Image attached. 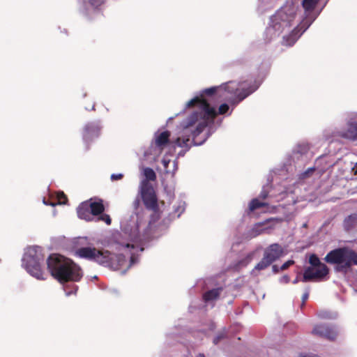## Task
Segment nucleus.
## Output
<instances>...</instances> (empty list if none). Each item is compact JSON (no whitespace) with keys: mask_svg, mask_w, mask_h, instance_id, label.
I'll use <instances>...</instances> for the list:
<instances>
[{"mask_svg":"<svg viewBox=\"0 0 357 357\" xmlns=\"http://www.w3.org/2000/svg\"><path fill=\"white\" fill-rule=\"evenodd\" d=\"M47 264L51 275L61 284L70 281L78 282L82 278L81 268L71 259L62 255H50Z\"/></svg>","mask_w":357,"mask_h":357,"instance_id":"obj_1","label":"nucleus"},{"mask_svg":"<svg viewBox=\"0 0 357 357\" xmlns=\"http://www.w3.org/2000/svg\"><path fill=\"white\" fill-rule=\"evenodd\" d=\"M197 107L200 112H195L188 119V123L185 128L192 127L199 119L202 121L197 125L195 130L192 131L193 139L198 136L208 126L207 120L213 119L217 116V112L214 107L202 97H195L188 101L186 104L187 107Z\"/></svg>","mask_w":357,"mask_h":357,"instance_id":"obj_2","label":"nucleus"},{"mask_svg":"<svg viewBox=\"0 0 357 357\" xmlns=\"http://www.w3.org/2000/svg\"><path fill=\"white\" fill-rule=\"evenodd\" d=\"M324 259L328 264H337V271L347 272L357 266V252L347 247L339 248L330 251Z\"/></svg>","mask_w":357,"mask_h":357,"instance_id":"obj_3","label":"nucleus"},{"mask_svg":"<svg viewBox=\"0 0 357 357\" xmlns=\"http://www.w3.org/2000/svg\"><path fill=\"white\" fill-rule=\"evenodd\" d=\"M296 14L292 10H280L271 18V24L266 28V33L270 39L278 37L285 29L292 26Z\"/></svg>","mask_w":357,"mask_h":357,"instance_id":"obj_4","label":"nucleus"},{"mask_svg":"<svg viewBox=\"0 0 357 357\" xmlns=\"http://www.w3.org/2000/svg\"><path fill=\"white\" fill-rule=\"evenodd\" d=\"M44 261L42 248L38 246L29 248L24 255L23 262L27 271L38 280H45L41 264Z\"/></svg>","mask_w":357,"mask_h":357,"instance_id":"obj_5","label":"nucleus"},{"mask_svg":"<svg viewBox=\"0 0 357 357\" xmlns=\"http://www.w3.org/2000/svg\"><path fill=\"white\" fill-rule=\"evenodd\" d=\"M309 263L311 266L307 267L305 269L301 280L302 282L321 280L328 274V268L326 264L321 262L319 258L315 254H312L310 256Z\"/></svg>","mask_w":357,"mask_h":357,"instance_id":"obj_6","label":"nucleus"},{"mask_svg":"<svg viewBox=\"0 0 357 357\" xmlns=\"http://www.w3.org/2000/svg\"><path fill=\"white\" fill-rule=\"evenodd\" d=\"M75 255L80 258L96 261L100 264H109L111 261V253L108 250H98L95 248L84 247L77 249Z\"/></svg>","mask_w":357,"mask_h":357,"instance_id":"obj_7","label":"nucleus"},{"mask_svg":"<svg viewBox=\"0 0 357 357\" xmlns=\"http://www.w3.org/2000/svg\"><path fill=\"white\" fill-rule=\"evenodd\" d=\"M140 195L146 209L154 213L159 211L158 197L153 185L147 181H142L140 184Z\"/></svg>","mask_w":357,"mask_h":357,"instance_id":"obj_8","label":"nucleus"},{"mask_svg":"<svg viewBox=\"0 0 357 357\" xmlns=\"http://www.w3.org/2000/svg\"><path fill=\"white\" fill-rule=\"evenodd\" d=\"M312 334L330 341H334L338 335V332L333 326L320 324L314 326Z\"/></svg>","mask_w":357,"mask_h":357,"instance_id":"obj_9","label":"nucleus"},{"mask_svg":"<svg viewBox=\"0 0 357 357\" xmlns=\"http://www.w3.org/2000/svg\"><path fill=\"white\" fill-rule=\"evenodd\" d=\"M284 255L283 248L278 243H273L266 248L264 255L271 263L280 259Z\"/></svg>","mask_w":357,"mask_h":357,"instance_id":"obj_10","label":"nucleus"},{"mask_svg":"<svg viewBox=\"0 0 357 357\" xmlns=\"http://www.w3.org/2000/svg\"><path fill=\"white\" fill-rule=\"evenodd\" d=\"M231 84H234V83L229 82V84H227L225 87V89H227L230 93H234V94H236L237 98H238V101L243 100L257 89V86H250L248 88H245V86H241L240 90L239 88H234L233 86H231Z\"/></svg>","mask_w":357,"mask_h":357,"instance_id":"obj_11","label":"nucleus"},{"mask_svg":"<svg viewBox=\"0 0 357 357\" xmlns=\"http://www.w3.org/2000/svg\"><path fill=\"white\" fill-rule=\"evenodd\" d=\"M305 24L306 23L303 22L302 24L295 27L287 36H283L287 45H294L297 41V40L310 26L309 24L304 28Z\"/></svg>","mask_w":357,"mask_h":357,"instance_id":"obj_12","label":"nucleus"},{"mask_svg":"<svg viewBox=\"0 0 357 357\" xmlns=\"http://www.w3.org/2000/svg\"><path fill=\"white\" fill-rule=\"evenodd\" d=\"M89 200L82 202L77 208V213L80 219L86 221L93 220V217L91 213V208L89 206Z\"/></svg>","mask_w":357,"mask_h":357,"instance_id":"obj_13","label":"nucleus"},{"mask_svg":"<svg viewBox=\"0 0 357 357\" xmlns=\"http://www.w3.org/2000/svg\"><path fill=\"white\" fill-rule=\"evenodd\" d=\"M170 132L168 130L159 133L155 139V144L161 151L170 142Z\"/></svg>","mask_w":357,"mask_h":357,"instance_id":"obj_14","label":"nucleus"},{"mask_svg":"<svg viewBox=\"0 0 357 357\" xmlns=\"http://www.w3.org/2000/svg\"><path fill=\"white\" fill-rule=\"evenodd\" d=\"M92 199H89L90 208L91 215L97 216L100 215L105 211V206L103 204V200L98 199V201H92Z\"/></svg>","mask_w":357,"mask_h":357,"instance_id":"obj_15","label":"nucleus"},{"mask_svg":"<svg viewBox=\"0 0 357 357\" xmlns=\"http://www.w3.org/2000/svg\"><path fill=\"white\" fill-rule=\"evenodd\" d=\"M343 225L347 231L357 227V214L353 213L347 216L344 220Z\"/></svg>","mask_w":357,"mask_h":357,"instance_id":"obj_16","label":"nucleus"},{"mask_svg":"<svg viewBox=\"0 0 357 357\" xmlns=\"http://www.w3.org/2000/svg\"><path fill=\"white\" fill-rule=\"evenodd\" d=\"M222 290V288H216L207 291L203 295L204 301L205 302H208L217 299L219 297Z\"/></svg>","mask_w":357,"mask_h":357,"instance_id":"obj_17","label":"nucleus"},{"mask_svg":"<svg viewBox=\"0 0 357 357\" xmlns=\"http://www.w3.org/2000/svg\"><path fill=\"white\" fill-rule=\"evenodd\" d=\"M344 137L351 139H357V122L349 123L347 131L344 133Z\"/></svg>","mask_w":357,"mask_h":357,"instance_id":"obj_18","label":"nucleus"},{"mask_svg":"<svg viewBox=\"0 0 357 357\" xmlns=\"http://www.w3.org/2000/svg\"><path fill=\"white\" fill-rule=\"evenodd\" d=\"M268 204L264 202H261L257 198L252 199L249 204V210L252 212L259 208L267 206Z\"/></svg>","mask_w":357,"mask_h":357,"instance_id":"obj_19","label":"nucleus"},{"mask_svg":"<svg viewBox=\"0 0 357 357\" xmlns=\"http://www.w3.org/2000/svg\"><path fill=\"white\" fill-rule=\"evenodd\" d=\"M144 175L145 176L144 181H147V182L155 181L157 178L155 172L150 167H145L144 169Z\"/></svg>","mask_w":357,"mask_h":357,"instance_id":"obj_20","label":"nucleus"},{"mask_svg":"<svg viewBox=\"0 0 357 357\" xmlns=\"http://www.w3.org/2000/svg\"><path fill=\"white\" fill-rule=\"evenodd\" d=\"M319 0H303L302 6L305 11H312Z\"/></svg>","mask_w":357,"mask_h":357,"instance_id":"obj_21","label":"nucleus"},{"mask_svg":"<svg viewBox=\"0 0 357 357\" xmlns=\"http://www.w3.org/2000/svg\"><path fill=\"white\" fill-rule=\"evenodd\" d=\"M272 263L264 255L261 260L255 266V270L262 271L268 268Z\"/></svg>","mask_w":357,"mask_h":357,"instance_id":"obj_22","label":"nucleus"},{"mask_svg":"<svg viewBox=\"0 0 357 357\" xmlns=\"http://www.w3.org/2000/svg\"><path fill=\"white\" fill-rule=\"evenodd\" d=\"M189 142L190 138L189 137H177L176 139L174 142L175 146L182 147V148H187L189 149Z\"/></svg>","mask_w":357,"mask_h":357,"instance_id":"obj_23","label":"nucleus"},{"mask_svg":"<svg viewBox=\"0 0 357 357\" xmlns=\"http://www.w3.org/2000/svg\"><path fill=\"white\" fill-rule=\"evenodd\" d=\"M317 316L319 319H333V315L328 311L321 310L317 313Z\"/></svg>","mask_w":357,"mask_h":357,"instance_id":"obj_24","label":"nucleus"},{"mask_svg":"<svg viewBox=\"0 0 357 357\" xmlns=\"http://www.w3.org/2000/svg\"><path fill=\"white\" fill-rule=\"evenodd\" d=\"M310 150V146L308 144H301L297 146L296 151L300 154H305Z\"/></svg>","mask_w":357,"mask_h":357,"instance_id":"obj_25","label":"nucleus"},{"mask_svg":"<svg viewBox=\"0 0 357 357\" xmlns=\"http://www.w3.org/2000/svg\"><path fill=\"white\" fill-rule=\"evenodd\" d=\"M98 220L100 221L105 222L107 225H111L112 219L110 216L106 213H102L100 215H98Z\"/></svg>","mask_w":357,"mask_h":357,"instance_id":"obj_26","label":"nucleus"},{"mask_svg":"<svg viewBox=\"0 0 357 357\" xmlns=\"http://www.w3.org/2000/svg\"><path fill=\"white\" fill-rule=\"evenodd\" d=\"M57 199L59 204H64L68 201L66 195L63 192L58 194Z\"/></svg>","mask_w":357,"mask_h":357,"instance_id":"obj_27","label":"nucleus"},{"mask_svg":"<svg viewBox=\"0 0 357 357\" xmlns=\"http://www.w3.org/2000/svg\"><path fill=\"white\" fill-rule=\"evenodd\" d=\"M229 110V105L226 103L222 104L218 109V112L220 114H224L227 112Z\"/></svg>","mask_w":357,"mask_h":357,"instance_id":"obj_28","label":"nucleus"},{"mask_svg":"<svg viewBox=\"0 0 357 357\" xmlns=\"http://www.w3.org/2000/svg\"><path fill=\"white\" fill-rule=\"evenodd\" d=\"M294 264V260H288L286 262H284L280 267V271H284L287 269L290 266L293 265Z\"/></svg>","mask_w":357,"mask_h":357,"instance_id":"obj_29","label":"nucleus"},{"mask_svg":"<svg viewBox=\"0 0 357 357\" xmlns=\"http://www.w3.org/2000/svg\"><path fill=\"white\" fill-rule=\"evenodd\" d=\"M218 89V87H211V88H208V89H206L204 91V93L207 95V96H212L213 95L216 91Z\"/></svg>","mask_w":357,"mask_h":357,"instance_id":"obj_30","label":"nucleus"},{"mask_svg":"<svg viewBox=\"0 0 357 357\" xmlns=\"http://www.w3.org/2000/svg\"><path fill=\"white\" fill-rule=\"evenodd\" d=\"M98 131V129L97 127L94 126L93 124H87L85 126V131L87 134H89L91 131Z\"/></svg>","mask_w":357,"mask_h":357,"instance_id":"obj_31","label":"nucleus"},{"mask_svg":"<svg viewBox=\"0 0 357 357\" xmlns=\"http://www.w3.org/2000/svg\"><path fill=\"white\" fill-rule=\"evenodd\" d=\"M225 335L224 333H220L218 334L213 339V343L215 344H217L222 339L225 338Z\"/></svg>","mask_w":357,"mask_h":357,"instance_id":"obj_32","label":"nucleus"},{"mask_svg":"<svg viewBox=\"0 0 357 357\" xmlns=\"http://www.w3.org/2000/svg\"><path fill=\"white\" fill-rule=\"evenodd\" d=\"M123 177V174H113L111 175V179L112 181L121 180Z\"/></svg>","mask_w":357,"mask_h":357,"instance_id":"obj_33","label":"nucleus"},{"mask_svg":"<svg viewBox=\"0 0 357 357\" xmlns=\"http://www.w3.org/2000/svg\"><path fill=\"white\" fill-rule=\"evenodd\" d=\"M308 298H309V289H307L306 290V291L302 296V301H303V303H305L307 301V300L308 299Z\"/></svg>","mask_w":357,"mask_h":357,"instance_id":"obj_34","label":"nucleus"},{"mask_svg":"<svg viewBox=\"0 0 357 357\" xmlns=\"http://www.w3.org/2000/svg\"><path fill=\"white\" fill-rule=\"evenodd\" d=\"M268 192H266V190H262L259 195V198L265 199L268 197Z\"/></svg>","mask_w":357,"mask_h":357,"instance_id":"obj_35","label":"nucleus"},{"mask_svg":"<svg viewBox=\"0 0 357 357\" xmlns=\"http://www.w3.org/2000/svg\"><path fill=\"white\" fill-rule=\"evenodd\" d=\"M93 6H98L102 3V0H89Z\"/></svg>","mask_w":357,"mask_h":357,"instance_id":"obj_36","label":"nucleus"},{"mask_svg":"<svg viewBox=\"0 0 357 357\" xmlns=\"http://www.w3.org/2000/svg\"><path fill=\"white\" fill-rule=\"evenodd\" d=\"M272 270L274 273H278L280 271V268L277 265H273L272 266Z\"/></svg>","mask_w":357,"mask_h":357,"instance_id":"obj_37","label":"nucleus"},{"mask_svg":"<svg viewBox=\"0 0 357 357\" xmlns=\"http://www.w3.org/2000/svg\"><path fill=\"white\" fill-rule=\"evenodd\" d=\"M122 246L123 248H132L133 249L135 248L134 245L132 244H130V243H126V244H122Z\"/></svg>","mask_w":357,"mask_h":357,"instance_id":"obj_38","label":"nucleus"},{"mask_svg":"<svg viewBox=\"0 0 357 357\" xmlns=\"http://www.w3.org/2000/svg\"><path fill=\"white\" fill-rule=\"evenodd\" d=\"M282 279L286 283H288L289 282V278L287 275L283 276Z\"/></svg>","mask_w":357,"mask_h":357,"instance_id":"obj_39","label":"nucleus"},{"mask_svg":"<svg viewBox=\"0 0 357 357\" xmlns=\"http://www.w3.org/2000/svg\"><path fill=\"white\" fill-rule=\"evenodd\" d=\"M352 171L354 172V174H357V163H356L355 166L352 168Z\"/></svg>","mask_w":357,"mask_h":357,"instance_id":"obj_40","label":"nucleus"},{"mask_svg":"<svg viewBox=\"0 0 357 357\" xmlns=\"http://www.w3.org/2000/svg\"><path fill=\"white\" fill-rule=\"evenodd\" d=\"M314 169L313 168H310L308 169L305 172V174H310V173H312L314 172Z\"/></svg>","mask_w":357,"mask_h":357,"instance_id":"obj_41","label":"nucleus"},{"mask_svg":"<svg viewBox=\"0 0 357 357\" xmlns=\"http://www.w3.org/2000/svg\"><path fill=\"white\" fill-rule=\"evenodd\" d=\"M162 162H163L164 167H165V168H167V165H168V162H167V161H166V160H162Z\"/></svg>","mask_w":357,"mask_h":357,"instance_id":"obj_42","label":"nucleus"},{"mask_svg":"<svg viewBox=\"0 0 357 357\" xmlns=\"http://www.w3.org/2000/svg\"><path fill=\"white\" fill-rule=\"evenodd\" d=\"M298 282V278H296L293 281V283H294V284H296V283H297Z\"/></svg>","mask_w":357,"mask_h":357,"instance_id":"obj_43","label":"nucleus"},{"mask_svg":"<svg viewBox=\"0 0 357 357\" xmlns=\"http://www.w3.org/2000/svg\"><path fill=\"white\" fill-rule=\"evenodd\" d=\"M305 303H303V301H302L301 307L303 308L305 306Z\"/></svg>","mask_w":357,"mask_h":357,"instance_id":"obj_44","label":"nucleus"},{"mask_svg":"<svg viewBox=\"0 0 357 357\" xmlns=\"http://www.w3.org/2000/svg\"><path fill=\"white\" fill-rule=\"evenodd\" d=\"M197 357H205L204 354H199Z\"/></svg>","mask_w":357,"mask_h":357,"instance_id":"obj_45","label":"nucleus"},{"mask_svg":"<svg viewBox=\"0 0 357 357\" xmlns=\"http://www.w3.org/2000/svg\"><path fill=\"white\" fill-rule=\"evenodd\" d=\"M77 290V286H75V293H76Z\"/></svg>","mask_w":357,"mask_h":357,"instance_id":"obj_46","label":"nucleus"},{"mask_svg":"<svg viewBox=\"0 0 357 357\" xmlns=\"http://www.w3.org/2000/svg\"><path fill=\"white\" fill-rule=\"evenodd\" d=\"M71 294V292H68L66 294L68 296Z\"/></svg>","mask_w":357,"mask_h":357,"instance_id":"obj_47","label":"nucleus"}]
</instances>
